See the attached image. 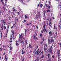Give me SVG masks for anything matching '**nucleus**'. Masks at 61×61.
<instances>
[{"label": "nucleus", "mask_w": 61, "mask_h": 61, "mask_svg": "<svg viewBox=\"0 0 61 61\" xmlns=\"http://www.w3.org/2000/svg\"><path fill=\"white\" fill-rule=\"evenodd\" d=\"M2 47L0 48V49L1 50V51H2Z\"/></svg>", "instance_id": "37998d69"}, {"label": "nucleus", "mask_w": 61, "mask_h": 61, "mask_svg": "<svg viewBox=\"0 0 61 61\" xmlns=\"http://www.w3.org/2000/svg\"><path fill=\"white\" fill-rule=\"evenodd\" d=\"M51 38V42L52 43V42H54V40L53 39V37H52Z\"/></svg>", "instance_id": "0eeeda50"}, {"label": "nucleus", "mask_w": 61, "mask_h": 61, "mask_svg": "<svg viewBox=\"0 0 61 61\" xmlns=\"http://www.w3.org/2000/svg\"><path fill=\"white\" fill-rule=\"evenodd\" d=\"M2 4H4V2H3V1H2V2H1Z\"/></svg>", "instance_id": "5fc2aeb1"}, {"label": "nucleus", "mask_w": 61, "mask_h": 61, "mask_svg": "<svg viewBox=\"0 0 61 61\" xmlns=\"http://www.w3.org/2000/svg\"><path fill=\"white\" fill-rule=\"evenodd\" d=\"M45 25H44V26H43V28H44V29L45 28Z\"/></svg>", "instance_id": "49530a36"}, {"label": "nucleus", "mask_w": 61, "mask_h": 61, "mask_svg": "<svg viewBox=\"0 0 61 61\" xmlns=\"http://www.w3.org/2000/svg\"><path fill=\"white\" fill-rule=\"evenodd\" d=\"M34 39L35 40H36V39H37V37L36 38V35H34Z\"/></svg>", "instance_id": "4468645a"}, {"label": "nucleus", "mask_w": 61, "mask_h": 61, "mask_svg": "<svg viewBox=\"0 0 61 61\" xmlns=\"http://www.w3.org/2000/svg\"><path fill=\"white\" fill-rule=\"evenodd\" d=\"M60 45H61V43H60Z\"/></svg>", "instance_id": "774afa93"}, {"label": "nucleus", "mask_w": 61, "mask_h": 61, "mask_svg": "<svg viewBox=\"0 0 61 61\" xmlns=\"http://www.w3.org/2000/svg\"><path fill=\"white\" fill-rule=\"evenodd\" d=\"M49 52L50 53H51V54H52V51L50 49L49 50Z\"/></svg>", "instance_id": "9b49d317"}, {"label": "nucleus", "mask_w": 61, "mask_h": 61, "mask_svg": "<svg viewBox=\"0 0 61 61\" xmlns=\"http://www.w3.org/2000/svg\"><path fill=\"white\" fill-rule=\"evenodd\" d=\"M1 13H2V12L0 11V14H1Z\"/></svg>", "instance_id": "052dcab7"}, {"label": "nucleus", "mask_w": 61, "mask_h": 61, "mask_svg": "<svg viewBox=\"0 0 61 61\" xmlns=\"http://www.w3.org/2000/svg\"><path fill=\"white\" fill-rule=\"evenodd\" d=\"M54 29L55 30H56V28H56V26H55V25L54 24Z\"/></svg>", "instance_id": "5701e85b"}, {"label": "nucleus", "mask_w": 61, "mask_h": 61, "mask_svg": "<svg viewBox=\"0 0 61 61\" xmlns=\"http://www.w3.org/2000/svg\"><path fill=\"white\" fill-rule=\"evenodd\" d=\"M43 41H42L41 42H40V44H43Z\"/></svg>", "instance_id": "a18cd8bd"}, {"label": "nucleus", "mask_w": 61, "mask_h": 61, "mask_svg": "<svg viewBox=\"0 0 61 61\" xmlns=\"http://www.w3.org/2000/svg\"><path fill=\"white\" fill-rule=\"evenodd\" d=\"M27 40H26L25 41V42L26 43V44H27Z\"/></svg>", "instance_id": "a19ab883"}, {"label": "nucleus", "mask_w": 61, "mask_h": 61, "mask_svg": "<svg viewBox=\"0 0 61 61\" xmlns=\"http://www.w3.org/2000/svg\"><path fill=\"white\" fill-rule=\"evenodd\" d=\"M46 6V7H48L49 9L50 8V6L49 5H47L46 4H45V5L44 6V7H45V6Z\"/></svg>", "instance_id": "20e7f679"}, {"label": "nucleus", "mask_w": 61, "mask_h": 61, "mask_svg": "<svg viewBox=\"0 0 61 61\" xmlns=\"http://www.w3.org/2000/svg\"><path fill=\"white\" fill-rule=\"evenodd\" d=\"M16 13L18 14V15H20V13L19 12H16Z\"/></svg>", "instance_id": "cd10ccee"}, {"label": "nucleus", "mask_w": 61, "mask_h": 61, "mask_svg": "<svg viewBox=\"0 0 61 61\" xmlns=\"http://www.w3.org/2000/svg\"><path fill=\"white\" fill-rule=\"evenodd\" d=\"M47 45L46 44H44V48L47 47Z\"/></svg>", "instance_id": "1a4fd4ad"}, {"label": "nucleus", "mask_w": 61, "mask_h": 61, "mask_svg": "<svg viewBox=\"0 0 61 61\" xmlns=\"http://www.w3.org/2000/svg\"><path fill=\"white\" fill-rule=\"evenodd\" d=\"M4 29H6V27L5 26H4Z\"/></svg>", "instance_id": "c9c22d12"}, {"label": "nucleus", "mask_w": 61, "mask_h": 61, "mask_svg": "<svg viewBox=\"0 0 61 61\" xmlns=\"http://www.w3.org/2000/svg\"><path fill=\"white\" fill-rule=\"evenodd\" d=\"M24 22H26V20H24Z\"/></svg>", "instance_id": "603ef678"}, {"label": "nucleus", "mask_w": 61, "mask_h": 61, "mask_svg": "<svg viewBox=\"0 0 61 61\" xmlns=\"http://www.w3.org/2000/svg\"><path fill=\"white\" fill-rule=\"evenodd\" d=\"M13 11L14 12H16V10L15 9H14L13 10Z\"/></svg>", "instance_id": "c85d7f7f"}, {"label": "nucleus", "mask_w": 61, "mask_h": 61, "mask_svg": "<svg viewBox=\"0 0 61 61\" xmlns=\"http://www.w3.org/2000/svg\"><path fill=\"white\" fill-rule=\"evenodd\" d=\"M10 40L11 41H12V39H10Z\"/></svg>", "instance_id": "e2e57ef3"}, {"label": "nucleus", "mask_w": 61, "mask_h": 61, "mask_svg": "<svg viewBox=\"0 0 61 61\" xmlns=\"http://www.w3.org/2000/svg\"><path fill=\"white\" fill-rule=\"evenodd\" d=\"M1 21H2L3 22V23H4V24H2V25H0L1 26V29H0V32H3V30H4V25H5V24H6V23L5 22H4V20H1Z\"/></svg>", "instance_id": "f257e3e1"}, {"label": "nucleus", "mask_w": 61, "mask_h": 61, "mask_svg": "<svg viewBox=\"0 0 61 61\" xmlns=\"http://www.w3.org/2000/svg\"><path fill=\"white\" fill-rule=\"evenodd\" d=\"M29 48H31V47H32V46H31V45H30V44L29 45Z\"/></svg>", "instance_id": "c756f323"}, {"label": "nucleus", "mask_w": 61, "mask_h": 61, "mask_svg": "<svg viewBox=\"0 0 61 61\" xmlns=\"http://www.w3.org/2000/svg\"><path fill=\"white\" fill-rule=\"evenodd\" d=\"M52 48H53V47H52V46H51V49H52Z\"/></svg>", "instance_id": "c03bdc74"}, {"label": "nucleus", "mask_w": 61, "mask_h": 61, "mask_svg": "<svg viewBox=\"0 0 61 61\" xmlns=\"http://www.w3.org/2000/svg\"><path fill=\"white\" fill-rule=\"evenodd\" d=\"M51 19H50V20L49 21V22H51Z\"/></svg>", "instance_id": "58836bf2"}, {"label": "nucleus", "mask_w": 61, "mask_h": 61, "mask_svg": "<svg viewBox=\"0 0 61 61\" xmlns=\"http://www.w3.org/2000/svg\"><path fill=\"white\" fill-rule=\"evenodd\" d=\"M2 33H1V36H2Z\"/></svg>", "instance_id": "0e129e2a"}, {"label": "nucleus", "mask_w": 61, "mask_h": 61, "mask_svg": "<svg viewBox=\"0 0 61 61\" xmlns=\"http://www.w3.org/2000/svg\"><path fill=\"white\" fill-rule=\"evenodd\" d=\"M7 2V0H5Z\"/></svg>", "instance_id": "69168bd1"}, {"label": "nucleus", "mask_w": 61, "mask_h": 61, "mask_svg": "<svg viewBox=\"0 0 61 61\" xmlns=\"http://www.w3.org/2000/svg\"><path fill=\"white\" fill-rule=\"evenodd\" d=\"M49 12H50V10L49 9V10H47V13H48Z\"/></svg>", "instance_id": "bb28decb"}, {"label": "nucleus", "mask_w": 61, "mask_h": 61, "mask_svg": "<svg viewBox=\"0 0 61 61\" xmlns=\"http://www.w3.org/2000/svg\"><path fill=\"white\" fill-rule=\"evenodd\" d=\"M53 19H55V18H54V17H53Z\"/></svg>", "instance_id": "6e6d98bb"}, {"label": "nucleus", "mask_w": 61, "mask_h": 61, "mask_svg": "<svg viewBox=\"0 0 61 61\" xmlns=\"http://www.w3.org/2000/svg\"><path fill=\"white\" fill-rule=\"evenodd\" d=\"M11 32H12V35L13 36V38L14 39V40L15 38V36H14V30H11Z\"/></svg>", "instance_id": "7ed1b4c3"}, {"label": "nucleus", "mask_w": 61, "mask_h": 61, "mask_svg": "<svg viewBox=\"0 0 61 61\" xmlns=\"http://www.w3.org/2000/svg\"><path fill=\"white\" fill-rule=\"evenodd\" d=\"M11 18H14V17H13V16H12V17H11Z\"/></svg>", "instance_id": "338daca9"}, {"label": "nucleus", "mask_w": 61, "mask_h": 61, "mask_svg": "<svg viewBox=\"0 0 61 61\" xmlns=\"http://www.w3.org/2000/svg\"><path fill=\"white\" fill-rule=\"evenodd\" d=\"M47 61H51L50 59H49V60H48Z\"/></svg>", "instance_id": "79ce46f5"}, {"label": "nucleus", "mask_w": 61, "mask_h": 61, "mask_svg": "<svg viewBox=\"0 0 61 61\" xmlns=\"http://www.w3.org/2000/svg\"><path fill=\"white\" fill-rule=\"evenodd\" d=\"M43 31L44 32H46V29L45 28L43 30Z\"/></svg>", "instance_id": "a878e982"}, {"label": "nucleus", "mask_w": 61, "mask_h": 61, "mask_svg": "<svg viewBox=\"0 0 61 61\" xmlns=\"http://www.w3.org/2000/svg\"><path fill=\"white\" fill-rule=\"evenodd\" d=\"M3 47H5V46H4V45H3Z\"/></svg>", "instance_id": "8fccbe9b"}, {"label": "nucleus", "mask_w": 61, "mask_h": 61, "mask_svg": "<svg viewBox=\"0 0 61 61\" xmlns=\"http://www.w3.org/2000/svg\"><path fill=\"white\" fill-rule=\"evenodd\" d=\"M45 57V56L44 55H42V56L40 58V59L41 58H43L44 57Z\"/></svg>", "instance_id": "dca6fc26"}, {"label": "nucleus", "mask_w": 61, "mask_h": 61, "mask_svg": "<svg viewBox=\"0 0 61 61\" xmlns=\"http://www.w3.org/2000/svg\"><path fill=\"white\" fill-rule=\"evenodd\" d=\"M40 6L41 8H42V7L43 6V4H41L40 5Z\"/></svg>", "instance_id": "4be33fe9"}, {"label": "nucleus", "mask_w": 61, "mask_h": 61, "mask_svg": "<svg viewBox=\"0 0 61 61\" xmlns=\"http://www.w3.org/2000/svg\"><path fill=\"white\" fill-rule=\"evenodd\" d=\"M27 31V30H26V29H25V33H26V32Z\"/></svg>", "instance_id": "09e8293b"}, {"label": "nucleus", "mask_w": 61, "mask_h": 61, "mask_svg": "<svg viewBox=\"0 0 61 61\" xmlns=\"http://www.w3.org/2000/svg\"><path fill=\"white\" fill-rule=\"evenodd\" d=\"M48 44H49L50 43V40L48 39Z\"/></svg>", "instance_id": "393cba45"}, {"label": "nucleus", "mask_w": 61, "mask_h": 61, "mask_svg": "<svg viewBox=\"0 0 61 61\" xmlns=\"http://www.w3.org/2000/svg\"><path fill=\"white\" fill-rule=\"evenodd\" d=\"M25 18H27V16L26 15H25Z\"/></svg>", "instance_id": "f704fd0d"}, {"label": "nucleus", "mask_w": 61, "mask_h": 61, "mask_svg": "<svg viewBox=\"0 0 61 61\" xmlns=\"http://www.w3.org/2000/svg\"><path fill=\"white\" fill-rule=\"evenodd\" d=\"M48 58H49V56H50V54H48Z\"/></svg>", "instance_id": "ea45409f"}, {"label": "nucleus", "mask_w": 61, "mask_h": 61, "mask_svg": "<svg viewBox=\"0 0 61 61\" xmlns=\"http://www.w3.org/2000/svg\"><path fill=\"white\" fill-rule=\"evenodd\" d=\"M49 25L51 27H52V26L51 25H52V22H51V21L49 22Z\"/></svg>", "instance_id": "39448f33"}, {"label": "nucleus", "mask_w": 61, "mask_h": 61, "mask_svg": "<svg viewBox=\"0 0 61 61\" xmlns=\"http://www.w3.org/2000/svg\"><path fill=\"white\" fill-rule=\"evenodd\" d=\"M38 16H36V17H35V18H36V19H37V18H38Z\"/></svg>", "instance_id": "7c9ffc66"}, {"label": "nucleus", "mask_w": 61, "mask_h": 61, "mask_svg": "<svg viewBox=\"0 0 61 61\" xmlns=\"http://www.w3.org/2000/svg\"><path fill=\"white\" fill-rule=\"evenodd\" d=\"M41 32L42 33H43L42 30L41 31Z\"/></svg>", "instance_id": "bf43d9fd"}, {"label": "nucleus", "mask_w": 61, "mask_h": 61, "mask_svg": "<svg viewBox=\"0 0 61 61\" xmlns=\"http://www.w3.org/2000/svg\"><path fill=\"white\" fill-rule=\"evenodd\" d=\"M40 36L41 37H42V34H41L40 35Z\"/></svg>", "instance_id": "2f4dec72"}, {"label": "nucleus", "mask_w": 61, "mask_h": 61, "mask_svg": "<svg viewBox=\"0 0 61 61\" xmlns=\"http://www.w3.org/2000/svg\"><path fill=\"white\" fill-rule=\"evenodd\" d=\"M24 36V35L23 33H21V35H19V38L20 39H22V37L23 39H24V38H23V36Z\"/></svg>", "instance_id": "f03ea898"}, {"label": "nucleus", "mask_w": 61, "mask_h": 61, "mask_svg": "<svg viewBox=\"0 0 61 61\" xmlns=\"http://www.w3.org/2000/svg\"><path fill=\"white\" fill-rule=\"evenodd\" d=\"M47 50V49L46 48H44V51H47V50Z\"/></svg>", "instance_id": "b1692460"}, {"label": "nucleus", "mask_w": 61, "mask_h": 61, "mask_svg": "<svg viewBox=\"0 0 61 61\" xmlns=\"http://www.w3.org/2000/svg\"><path fill=\"white\" fill-rule=\"evenodd\" d=\"M1 0V2H3V0Z\"/></svg>", "instance_id": "864d4df0"}, {"label": "nucleus", "mask_w": 61, "mask_h": 61, "mask_svg": "<svg viewBox=\"0 0 61 61\" xmlns=\"http://www.w3.org/2000/svg\"><path fill=\"white\" fill-rule=\"evenodd\" d=\"M36 27L37 29H38V26H36Z\"/></svg>", "instance_id": "4d7b16f0"}, {"label": "nucleus", "mask_w": 61, "mask_h": 61, "mask_svg": "<svg viewBox=\"0 0 61 61\" xmlns=\"http://www.w3.org/2000/svg\"><path fill=\"white\" fill-rule=\"evenodd\" d=\"M6 50V49H3V50Z\"/></svg>", "instance_id": "13d9d810"}, {"label": "nucleus", "mask_w": 61, "mask_h": 61, "mask_svg": "<svg viewBox=\"0 0 61 61\" xmlns=\"http://www.w3.org/2000/svg\"><path fill=\"white\" fill-rule=\"evenodd\" d=\"M22 40L21 39H20V43H21V42L23 44H24V41H21V40Z\"/></svg>", "instance_id": "aec40b11"}, {"label": "nucleus", "mask_w": 61, "mask_h": 61, "mask_svg": "<svg viewBox=\"0 0 61 61\" xmlns=\"http://www.w3.org/2000/svg\"><path fill=\"white\" fill-rule=\"evenodd\" d=\"M52 32L51 31H50L49 32V34L51 36V35H52Z\"/></svg>", "instance_id": "6ab92c4d"}, {"label": "nucleus", "mask_w": 61, "mask_h": 61, "mask_svg": "<svg viewBox=\"0 0 61 61\" xmlns=\"http://www.w3.org/2000/svg\"><path fill=\"white\" fill-rule=\"evenodd\" d=\"M58 25V27H59L60 30V29H61V25L60 24V25Z\"/></svg>", "instance_id": "9d476101"}, {"label": "nucleus", "mask_w": 61, "mask_h": 61, "mask_svg": "<svg viewBox=\"0 0 61 61\" xmlns=\"http://www.w3.org/2000/svg\"><path fill=\"white\" fill-rule=\"evenodd\" d=\"M15 21L16 22H18V19L17 18H15Z\"/></svg>", "instance_id": "2eb2a0df"}, {"label": "nucleus", "mask_w": 61, "mask_h": 61, "mask_svg": "<svg viewBox=\"0 0 61 61\" xmlns=\"http://www.w3.org/2000/svg\"><path fill=\"white\" fill-rule=\"evenodd\" d=\"M40 5V3H39L38 4V5L37 6V7H38V6H39Z\"/></svg>", "instance_id": "e433bc0d"}, {"label": "nucleus", "mask_w": 61, "mask_h": 61, "mask_svg": "<svg viewBox=\"0 0 61 61\" xmlns=\"http://www.w3.org/2000/svg\"><path fill=\"white\" fill-rule=\"evenodd\" d=\"M18 41H16V45L17 46H19V44L18 43Z\"/></svg>", "instance_id": "6e6552de"}, {"label": "nucleus", "mask_w": 61, "mask_h": 61, "mask_svg": "<svg viewBox=\"0 0 61 61\" xmlns=\"http://www.w3.org/2000/svg\"><path fill=\"white\" fill-rule=\"evenodd\" d=\"M30 25L31 24V23H30V24H27V25H30Z\"/></svg>", "instance_id": "4c0bfd02"}, {"label": "nucleus", "mask_w": 61, "mask_h": 61, "mask_svg": "<svg viewBox=\"0 0 61 61\" xmlns=\"http://www.w3.org/2000/svg\"><path fill=\"white\" fill-rule=\"evenodd\" d=\"M39 49H38V50L37 51H36V52H37V53H36V54L37 55H38V54H39V53H38V52H37V51H38V52H39V53H40V52H41V50H40V51H38V50H39Z\"/></svg>", "instance_id": "423d86ee"}, {"label": "nucleus", "mask_w": 61, "mask_h": 61, "mask_svg": "<svg viewBox=\"0 0 61 61\" xmlns=\"http://www.w3.org/2000/svg\"><path fill=\"white\" fill-rule=\"evenodd\" d=\"M23 1V0H21V3H22V4H24V2Z\"/></svg>", "instance_id": "412c9836"}, {"label": "nucleus", "mask_w": 61, "mask_h": 61, "mask_svg": "<svg viewBox=\"0 0 61 61\" xmlns=\"http://www.w3.org/2000/svg\"><path fill=\"white\" fill-rule=\"evenodd\" d=\"M54 55H52V57L53 58H54Z\"/></svg>", "instance_id": "de8ad7c7"}, {"label": "nucleus", "mask_w": 61, "mask_h": 61, "mask_svg": "<svg viewBox=\"0 0 61 61\" xmlns=\"http://www.w3.org/2000/svg\"><path fill=\"white\" fill-rule=\"evenodd\" d=\"M51 0H50V1H48V3L49 4V5H51Z\"/></svg>", "instance_id": "f8f14e48"}, {"label": "nucleus", "mask_w": 61, "mask_h": 61, "mask_svg": "<svg viewBox=\"0 0 61 61\" xmlns=\"http://www.w3.org/2000/svg\"><path fill=\"white\" fill-rule=\"evenodd\" d=\"M9 13H10V10H9L8 12Z\"/></svg>", "instance_id": "680f3d73"}, {"label": "nucleus", "mask_w": 61, "mask_h": 61, "mask_svg": "<svg viewBox=\"0 0 61 61\" xmlns=\"http://www.w3.org/2000/svg\"><path fill=\"white\" fill-rule=\"evenodd\" d=\"M5 55V53H4L3 54V55Z\"/></svg>", "instance_id": "3c124183"}, {"label": "nucleus", "mask_w": 61, "mask_h": 61, "mask_svg": "<svg viewBox=\"0 0 61 61\" xmlns=\"http://www.w3.org/2000/svg\"><path fill=\"white\" fill-rule=\"evenodd\" d=\"M7 58H6V56L5 55V59H6L5 61H7Z\"/></svg>", "instance_id": "a211bd4d"}, {"label": "nucleus", "mask_w": 61, "mask_h": 61, "mask_svg": "<svg viewBox=\"0 0 61 61\" xmlns=\"http://www.w3.org/2000/svg\"><path fill=\"white\" fill-rule=\"evenodd\" d=\"M15 27V24H14L12 27H11V28H13L14 27Z\"/></svg>", "instance_id": "ddd939ff"}, {"label": "nucleus", "mask_w": 61, "mask_h": 61, "mask_svg": "<svg viewBox=\"0 0 61 61\" xmlns=\"http://www.w3.org/2000/svg\"><path fill=\"white\" fill-rule=\"evenodd\" d=\"M58 6H60V8H61V5H60V4H59Z\"/></svg>", "instance_id": "72a5a7b5"}, {"label": "nucleus", "mask_w": 61, "mask_h": 61, "mask_svg": "<svg viewBox=\"0 0 61 61\" xmlns=\"http://www.w3.org/2000/svg\"><path fill=\"white\" fill-rule=\"evenodd\" d=\"M12 49V48L11 47H10V50H11Z\"/></svg>", "instance_id": "473e14b6"}, {"label": "nucleus", "mask_w": 61, "mask_h": 61, "mask_svg": "<svg viewBox=\"0 0 61 61\" xmlns=\"http://www.w3.org/2000/svg\"><path fill=\"white\" fill-rule=\"evenodd\" d=\"M25 51H23V50H22V54H25Z\"/></svg>", "instance_id": "f3484780"}]
</instances>
